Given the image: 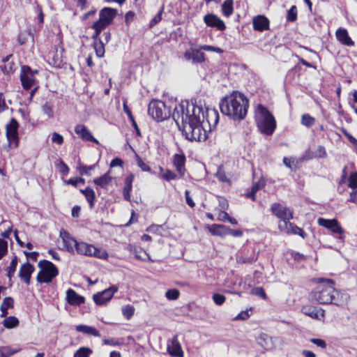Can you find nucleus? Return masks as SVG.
Wrapping results in <instances>:
<instances>
[{"mask_svg":"<svg viewBox=\"0 0 357 357\" xmlns=\"http://www.w3.org/2000/svg\"><path fill=\"white\" fill-rule=\"evenodd\" d=\"M172 118L187 139L200 142L206 139V129L215 127L219 114L215 109H206L204 112L202 100L192 98L176 104Z\"/></svg>","mask_w":357,"mask_h":357,"instance_id":"obj_1","label":"nucleus"},{"mask_svg":"<svg viewBox=\"0 0 357 357\" xmlns=\"http://www.w3.org/2000/svg\"><path fill=\"white\" fill-rule=\"evenodd\" d=\"M320 284L310 295L312 301L319 304L342 305L348 298L347 294L338 291L334 287V282L331 279H319Z\"/></svg>","mask_w":357,"mask_h":357,"instance_id":"obj_2","label":"nucleus"},{"mask_svg":"<svg viewBox=\"0 0 357 357\" xmlns=\"http://www.w3.org/2000/svg\"><path fill=\"white\" fill-rule=\"evenodd\" d=\"M221 112L234 121L245 119L249 107V100L244 94L234 91L220 102Z\"/></svg>","mask_w":357,"mask_h":357,"instance_id":"obj_3","label":"nucleus"},{"mask_svg":"<svg viewBox=\"0 0 357 357\" xmlns=\"http://www.w3.org/2000/svg\"><path fill=\"white\" fill-rule=\"evenodd\" d=\"M255 120L259 130L264 135H272L276 128V121L268 108L258 105L255 114Z\"/></svg>","mask_w":357,"mask_h":357,"instance_id":"obj_4","label":"nucleus"},{"mask_svg":"<svg viewBox=\"0 0 357 357\" xmlns=\"http://www.w3.org/2000/svg\"><path fill=\"white\" fill-rule=\"evenodd\" d=\"M148 114L154 120L158 122L162 121L172 116L173 112L171 113L170 106L158 100H152L148 107Z\"/></svg>","mask_w":357,"mask_h":357,"instance_id":"obj_5","label":"nucleus"},{"mask_svg":"<svg viewBox=\"0 0 357 357\" xmlns=\"http://www.w3.org/2000/svg\"><path fill=\"white\" fill-rule=\"evenodd\" d=\"M38 266L41 269L36 278L39 283H50L59 273L56 266L50 261L41 260Z\"/></svg>","mask_w":357,"mask_h":357,"instance_id":"obj_6","label":"nucleus"},{"mask_svg":"<svg viewBox=\"0 0 357 357\" xmlns=\"http://www.w3.org/2000/svg\"><path fill=\"white\" fill-rule=\"evenodd\" d=\"M317 223L319 226L330 230L333 234L337 235L335 236L337 242L340 243L341 246L344 245L345 241V231L336 219L319 218Z\"/></svg>","mask_w":357,"mask_h":357,"instance_id":"obj_7","label":"nucleus"},{"mask_svg":"<svg viewBox=\"0 0 357 357\" xmlns=\"http://www.w3.org/2000/svg\"><path fill=\"white\" fill-rule=\"evenodd\" d=\"M38 73V70H33L29 66H21L20 81L24 89H30L36 84V75Z\"/></svg>","mask_w":357,"mask_h":357,"instance_id":"obj_8","label":"nucleus"},{"mask_svg":"<svg viewBox=\"0 0 357 357\" xmlns=\"http://www.w3.org/2000/svg\"><path fill=\"white\" fill-rule=\"evenodd\" d=\"M271 210L273 215L280 219L279 222L288 223L289 220L293 218V211L288 207L283 206L280 203L273 204Z\"/></svg>","mask_w":357,"mask_h":357,"instance_id":"obj_9","label":"nucleus"},{"mask_svg":"<svg viewBox=\"0 0 357 357\" xmlns=\"http://www.w3.org/2000/svg\"><path fill=\"white\" fill-rule=\"evenodd\" d=\"M257 343L266 350H271L278 344L282 343V340L279 337H271L266 333H261L257 337Z\"/></svg>","mask_w":357,"mask_h":357,"instance_id":"obj_10","label":"nucleus"},{"mask_svg":"<svg viewBox=\"0 0 357 357\" xmlns=\"http://www.w3.org/2000/svg\"><path fill=\"white\" fill-rule=\"evenodd\" d=\"M118 289L116 286L112 285L100 292L93 294V299L97 305H104L111 300L114 294L117 292Z\"/></svg>","mask_w":357,"mask_h":357,"instance_id":"obj_11","label":"nucleus"},{"mask_svg":"<svg viewBox=\"0 0 357 357\" xmlns=\"http://www.w3.org/2000/svg\"><path fill=\"white\" fill-rule=\"evenodd\" d=\"M18 122L13 118L6 125V137L10 144L17 145L18 141Z\"/></svg>","mask_w":357,"mask_h":357,"instance_id":"obj_12","label":"nucleus"},{"mask_svg":"<svg viewBox=\"0 0 357 357\" xmlns=\"http://www.w3.org/2000/svg\"><path fill=\"white\" fill-rule=\"evenodd\" d=\"M278 228L281 231L288 234H298L303 238H305L306 237V234L301 228L297 227L296 225L290 222H289L288 223L279 222Z\"/></svg>","mask_w":357,"mask_h":357,"instance_id":"obj_13","label":"nucleus"},{"mask_svg":"<svg viewBox=\"0 0 357 357\" xmlns=\"http://www.w3.org/2000/svg\"><path fill=\"white\" fill-rule=\"evenodd\" d=\"M203 20L207 26L216 28L219 31H224L226 29L225 22L215 14H206Z\"/></svg>","mask_w":357,"mask_h":357,"instance_id":"obj_14","label":"nucleus"},{"mask_svg":"<svg viewBox=\"0 0 357 357\" xmlns=\"http://www.w3.org/2000/svg\"><path fill=\"white\" fill-rule=\"evenodd\" d=\"M167 351L172 356L183 357V352L176 335L172 340L167 341Z\"/></svg>","mask_w":357,"mask_h":357,"instance_id":"obj_15","label":"nucleus"},{"mask_svg":"<svg viewBox=\"0 0 357 357\" xmlns=\"http://www.w3.org/2000/svg\"><path fill=\"white\" fill-rule=\"evenodd\" d=\"M34 266L27 261L21 265L18 276L22 281H24L27 285H29L31 282V275L34 272Z\"/></svg>","mask_w":357,"mask_h":357,"instance_id":"obj_16","label":"nucleus"},{"mask_svg":"<svg viewBox=\"0 0 357 357\" xmlns=\"http://www.w3.org/2000/svg\"><path fill=\"white\" fill-rule=\"evenodd\" d=\"M60 236L62 239L63 248L68 252H73L75 250L78 242L65 230L61 231Z\"/></svg>","mask_w":357,"mask_h":357,"instance_id":"obj_17","label":"nucleus"},{"mask_svg":"<svg viewBox=\"0 0 357 357\" xmlns=\"http://www.w3.org/2000/svg\"><path fill=\"white\" fill-rule=\"evenodd\" d=\"M75 132L83 140L98 144V141L93 137L91 131L83 124H78L75 127Z\"/></svg>","mask_w":357,"mask_h":357,"instance_id":"obj_18","label":"nucleus"},{"mask_svg":"<svg viewBox=\"0 0 357 357\" xmlns=\"http://www.w3.org/2000/svg\"><path fill=\"white\" fill-rule=\"evenodd\" d=\"M302 312L305 315L315 319H321L324 317V310L321 308L305 305L302 307Z\"/></svg>","mask_w":357,"mask_h":357,"instance_id":"obj_19","label":"nucleus"},{"mask_svg":"<svg viewBox=\"0 0 357 357\" xmlns=\"http://www.w3.org/2000/svg\"><path fill=\"white\" fill-rule=\"evenodd\" d=\"M116 14L117 10L116 9L109 7H105L101 9L99 13V20L110 25Z\"/></svg>","mask_w":357,"mask_h":357,"instance_id":"obj_20","label":"nucleus"},{"mask_svg":"<svg viewBox=\"0 0 357 357\" xmlns=\"http://www.w3.org/2000/svg\"><path fill=\"white\" fill-rule=\"evenodd\" d=\"M184 58L188 60H192L194 63H199L204 61V54L198 50L190 49L185 52Z\"/></svg>","mask_w":357,"mask_h":357,"instance_id":"obj_21","label":"nucleus"},{"mask_svg":"<svg viewBox=\"0 0 357 357\" xmlns=\"http://www.w3.org/2000/svg\"><path fill=\"white\" fill-rule=\"evenodd\" d=\"M253 28L256 31H263L269 29V20L264 15L255 17L252 20Z\"/></svg>","mask_w":357,"mask_h":357,"instance_id":"obj_22","label":"nucleus"},{"mask_svg":"<svg viewBox=\"0 0 357 357\" xmlns=\"http://www.w3.org/2000/svg\"><path fill=\"white\" fill-rule=\"evenodd\" d=\"M337 40L344 45L349 47L354 46V42L349 37L346 29L339 28L335 32Z\"/></svg>","mask_w":357,"mask_h":357,"instance_id":"obj_23","label":"nucleus"},{"mask_svg":"<svg viewBox=\"0 0 357 357\" xmlns=\"http://www.w3.org/2000/svg\"><path fill=\"white\" fill-rule=\"evenodd\" d=\"M66 299L69 304L72 305H79L84 303V298L76 293L72 289H69L66 291Z\"/></svg>","mask_w":357,"mask_h":357,"instance_id":"obj_24","label":"nucleus"},{"mask_svg":"<svg viewBox=\"0 0 357 357\" xmlns=\"http://www.w3.org/2000/svg\"><path fill=\"white\" fill-rule=\"evenodd\" d=\"M75 330L77 332L82 333L84 334L92 335L94 337H100V332L95 328L87 325L80 324L75 326Z\"/></svg>","mask_w":357,"mask_h":357,"instance_id":"obj_25","label":"nucleus"},{"mask_svg":"<svg viewBox=\"0 0 357 357\" xmlns=\"http://www.w3.org/2000/svg\"><path fill=\"white\" fill-rule=\"evenodd\" d=\"M134 176L132 174H130L125 178V186L123 188V198L127 200L130 201L131 195L130 192L132 191V181H133Z\"/></svg>","mask_w":357,"mask_h":357,"instance_id":"obj_26","label":"nucleus"},{"mask_svg":"<svg viewBox=\"0 0 357 357\" xmlns=\"http://www.w3.org/2000/svg\"><path fill=\"white\" fill-rule=\"evenodd\" d=\"M234 1L233 0H225L222 4L221 10L224 16L229 17L234 12Z\"/></svg>","mask_w":357,"mask_h":357,"instance_id":"obj_27","label":"nucleus"},{"mask_svg":"<svg viewBox=\"0 0 357 357\" xmlns=\"http://www.w3.org/2000/svg\"><path fill=\"white\" fill-rule=\"evenodd\" d=\"M80 192L85 196L90 207L93 208L94 206V202L96 199L94 190L92 188L88 187L84 190H80Z\"/></svg>","mask_w":357,"mask_h":357,"instance_id":"obj_28","label":"nucleus"},{"mask_svg":"<svg viewBox=\"0 0 357 357\" xmlns=\"http://www.w3.org/2000/svg\"><path fill=\"white\" fill-rule=\"evenodd\" d=\"M123 111L128 115V119L131 121L132 126L135 128L137 135L140 136L141 135V132H140L139 128H138V126H137V123H136V121H135V120L134 119V116H133V115L132 114L131 110L129 109V107L127 105L126 102H123Z\"/></svg>","mask_w":357,"mask_h":357,"instance_id":"obj_29","label":"nucleus"},{"mask_svg":"<svg viewBox=\"0 0 357 357\" xmlns=\"http://www.w3.org/2000/svg\"><path fill=\"white\" fill-rule=\"evenodd\" d=\"M185 158H174L173 164L181 176L184 175Z\"/></svg>","mask_w":357,"mask_h":357,"instance_id":"obj_30","label":"nucleus"},{"mask_svg":"<svg viewBox=\"0 0 357 357\" xmlns=\"http://www.w3.org/2000/svg\"><path fill=\"white\" fill-rule=\"evenodd\" d=\"M227 227L222 225H212L209 230L211 233L216 236L227 235Z\"/></svg>","mask_w":357,"mask_h":357,"instance_id":"obj_31","label":"nucleus"},{"mask_svg":"<svg viewBox=\"0 0 357 357\" xmlns=\"http://www.w3.org/2000/svg\"><path fill=\"white\" fill-rule=\"evenodd\" d=\"M257 258L258 255L255 252V249H252L250 256H248L245 253H244L243 256L239 257L238 261L244 264H249L257 261Z\"/></svg>","mask_w":357,"mask_h":357,"instance_id":"obj_32","label":"nucleus"},{"mask_svg":"<svg viewBox=\"0 0 357 357\" xmlns=\"http://www.w3.org/2000/svg\"><path fill=\"white\" fill-rule=\"evenodd\" d=\"M3 325L6 328H13L19 325V320L15 317L10 316L3 321Z\"/></svg>","mask_w":357,"mask_h":357,"instance_id":"obj_33","label":"nucleus"},{"mask_svg":"<svg viewBox=\"0 0 357 357\" xmlns=\"http://www.w3.org/2000/svg\"><path fill=\"white\" fill-rule=\"evenodd\" d=\"M111 179L112 178L109 174H105L102 176L96 178L93 181L96 185L100 186L101 188H106L107 185L110 183Z\"/></svg>","mask_w":357,"mask_h":357,"instance_id":"obj_34","label":"nucleus"},{"mask_svg":"<svg viewBox=\"0 0 357 357\" xmlns=\"http://www.w3.org/2000/svg\"><path fill=\"white\" fill-rule=\"evenodd\" d=\"M94 50L98 57H102L105 54V43L101 39L94 41Z\"/></svg>","mask_w":357,"mask_h":357,"instance_id":"obj_35","label":"nucleus"},{"mask_svg":"<svg viewBox=\"0 0 357 357\" xmlns=\"http://www.w3.org/2000/svg\"><path fill=\"white\" fill-rule=\"evenodd\" d=\"M42 111L48 118L52 119L54 117V106L52 103L46 102L42 106Z\"/></svg>","mask_w":357,"mask_h":357,"instance_id":"obj_36","label":"nucleus"},{"mask_svg":"<svg viewBox=\"0 0 357 357\" xmlns=\"http://www.w3.org/2000/svg\"><path fill=\"white\" fill-rule=\"evenodd\" d=\"M315 123V119L308 114H304L301 117V124L307 128L312 127Z\"/></svg>","mask_w":357,"mask_h":357,"instance_id":"obj_37","label":"nucleus"},{"mask_svg":"<svg viewBox=\"0 0 357 357\" xmlns=\"http://www.w3.org/2000/svg\"><path fill=\"white\" fill-rule=\"evenodd\" d=\"M160 169L161 172V177L163 179L169 181L176 178V175L173 172L169 169L164 170L162 167H160Z\"/></svg>","mask_w":357,"mask_h":357,"instance_id":"obj_38","label":"nucleus"},{"mask_svg":"<svg viewBox=\"0 0 357 357\" xmlns=\"http://www.w3.org/2000/svg\"><path fill=\"white\" fill-rule=\"evenodd\" d=\"M92 350L88 347H81L74 354L73 357H89Z\"/></svg>","mask_w":357,"mask_h":357,"instance_id":"obj_39","label":"nucleus"},{"mask_svg":"<svg viewBox=\"0 0 357 357\" xmlns=\"http://www.w3.org/2000/svg\"><path fill=\"white\" fill-rule=\"evenodd\" d=\"M134 313L135 307L130 305H127L122 307V314L127 319H130Z\"/></svg>","mask_w":357,"mask_h":357,"instance_id":"obj_40","label":"nucleus"},{"mask_svg":"<svg viewBox=\"0 0 357 357\" xmlns=\"http://www.w3.org/2000/svg\"><path fill=\"white\" fill-rule=\"evenodd\" d=\"M297 19V8L292 6L287 11V20L288 22H294Z\"/></svg>","mask_w":357,"mask_h":357,"instance_id":"obj_41","label":"nucleus"},{"mask_svg":"<svg viewBox=\"0 0 357 357\" xmlns=\"http://www.w3.org/2000/svg\"><path fill=\"white\" fill-rule=\"evenodd\" d=\"M108 256V253L105 249L96 247V250L93 251V257L98 259H107Z\"/></svg>","mask_w":357,"mask_h":357,"instance_id":"obj_42","label":"nucleus"},{"mask_svg":"<svg viewBox=\"0 0 357 357\" xmlns=\"http://www.w3.org/2000/svg\"><path fill=\"white\" fill-rule=\"evenodd\" d=\"M58 171L63 175H67L69 172V167L61 160H58L56 164Z\"/></svg>","mask_w":357,"mask_h":357,"instance_id":"obj_43","label":"nucleus"},{"mask_svg":"<svg viewBox=\"0 0 357 357\" xmlns=\"http://www.w3.org/2000/svg\"><path fill=\"white\" fill-rule=\"evenodd\" d=\"M89 245V244L86 243L78 242L75 250L78 254L86 255V253H87Z\"/></svg>","mask_w":357,"mask_h":357,"instance_id":"obj_44","label":"nucleus"},{"mask_svg":"<svg viewBox=\"0 0 357 357\" xmlns=\"http://www.w3.org/2000/svg\"><path fill=\"white\" fill-rule=\"evenodd\" d=\"M17 351V350H12L8 347H0V357H9Z\"/></svg>","mask_w":357,"mask_h":357,"instance_id":"obj_45","label":"nucleus"},{"mask_svg":"<svg viewBox=\"0 0 357 357\" xmlns=\"http://www.w3.org/2000/svg\"><path fill=\"white\" fill-rule=\"evenodd\" d=\"M212 299L217 305H222L225 302L226 297L224 295L216 293L213 294Z\"/></svg>","mask_w":357,"mask_h":357,"instance_id":"obj_46","label":"nucleus"},{"mask_svg":"<svg viewBox=\"0 0 357 357\" xmlns=\"http://www.w3.org/2000/svg\"><path fill=\"white\" fill-rule=\"evenodd\" d=\"M14 306V300L12 297H6L1 305V308H6V309H8V308H13Z\"/></svg>","mask_w":357,"mask_h":357,"instance_id":"obj_47","label":"nucleus"},{"mask_svg":"<svg viewBox=\"0 0 357 357\" xmlns=\"http://www.w3.org/2000/svg\"><path fill=\"white\" fill-rule=\"evenodd\" d=\"M108 26H109V24L98 19V20H97L92 24L91 28L93 29H98L99 31H102Z\"/></svg>","mask_w":357,"mask_h":357,"instance_id":"obj_48","label":"nucleus"},{"mask_svg":"<svg viewBox=\"0 0 357 357\" xmlns=\"http://www.w3.org/2000/svg\"><path fill=\"white\" fill-rule=\"evenodd\" d=\"M165 296L169 300H176L179 296V291L176 289H172L167 291Z\"/></svg>","mask_w":357,"mask_h":357,"instance_id":"obj_49","label":"nucleus"},{"mask_svg":"<svg viewBox=\"0 0 357 357\" xmlns=\"http://www.w3.org/2000/svg\"><path fill=\"white\" fill-rule=\"evenodd\" d=\"M8 252V243L4 239L0 238V259Z\"/></svg>","mask_w":357,"mask_h":357,"instance_id":"obj_50","label":"nucleus"},{"mask_svg":"<svg viewBox=\"0 0 357 357\" xmlns=\"http://www.w3.org/2000/svg\"><path fill=\"white\" fill-rule=\"evenodd\" d=\"M348 186L351 188L355 189L357 188V173H352L348 181Z\"/></svg>","mask_w":357,"mask_h":357,"instance_id":"obj_51","label":"nucleus"},{"mask_svg":"<svg viewBox=\"0 0 357 357\" xmlns=\"http://www.w3.org/2000/svg\"><path fill=\"white\" fill-rule=\"evenodd\" d=\"M14 66L15 64L13 62H10L6 64L1 65L0 68L3 72V73L9 74L10 73L14 71Z\"/></svg>","mask_w":357,"mask_h":357,"instance_id":"obj_52","label":"nucleus"},{"mask_svg":"<svg viewBox=\"0 0 357 357\" xmlns=\"http://www.w3.org/2000/svg\"><path fill=\"white\" fill-rule=\"evenodd\" d=\"M52 142L56 144L61 145L63 142V137L59 133L54 132L52 135Z\"/></svg>","mask_w":357,"mask_h":357,"instance_id":"obj_53","label":"nucleus"},{"mask_svg":"<svg viewBox=\"0 0 357 357\" xmlns=\"http://www.w3.org/2000/svg\"><path fill=\"white\" fill-rule=\"evenodd\" d=\"M252 294L261 297L263 299L266 298V293L262 287H257L252 289Z\"/></svg>","mask_w":357,"mask_h":357,"instance_id":"obj_54","label":"nucleus"},{"mask_svg":"<svg viewBox=\"0 0 357 357\" xmlns=\"http://www.w3.org/2000/svg\"><path fill=\"white\" fill-rule=\"evenodd\" d=\"M283 162L291 169L296 168L295 158H283Z\"/></svg>","mask_w":357,"mask_h":357,"instance_id":"obj_55","label":"nucleus"},{"mask_svg":"<svg viewBox=\"0 0 357 357\" xmlns=\"http://www.w3.org/2000/svg\"><path fill=\"white\" fill-rule=\"evenodd\" d=\"M17 263H18V258L17 256H15L10 263V265L6 268V271H10L11 272H15L16 271V268H17Z\"/></svg>","mask_w":357,"mask_h":357,"instance_id":"obj_56","label":"nucleus"},{"mask_svg":"<svg viewBox=\"0 0 357 357\" xmlns=\"http://www.w3.org/2000/svg\"><path fill=\"white\" fill-rule=\"evenodd\" d=\"M93 165L86 166L84 165H79V170L81 174H89V171L93 169Z\"/></svg>","mask_w":357,"mask_h":357,"instance_id":"obj_57","label":"nucleus"},{"mask_svg":"<svg viewBox=\"0 0 357 357\" xmlns=\"http://www.w3.org/2000/svg\"><path fill=\"white\" fill-rule=\"evenodd\" d=\"M162 9L151 20L149 26L153 27L162 20Z\"/></svg>","mask_w":357,"mask_h":357,"instance_id":"obj_58","label":"nucleus"},{"mask_svg":"<svg viewBox=\"0 0 357 357\" xmlns=\"http://www.w3.org/2000/svg\"><path fill=\"white\" fill-rule=\"evenodd\" d=\"M231 235L234 237H241L243 236V231L239 229H232L229 227L227 229V235Z\"/></svg>","mask_w":357,"mask_h":357,"instance_id":"obj_59","label":"nucleus"},{"mask_svg":"<svg viewBox=\"0 0 357 357\" xmlns=\"http://www.w3.org/2000/svg\"><path fill=\"white\" fill-rule=\"evenodd\" d=\"M310 342L314 344L315 345H317V347H321L322 349H325L326 347V343L325 342L324 340H323L321 339L312 338V339H310Z\"/></svg>","mask_w":357,"mask_h":357,"instance_id":"obj_60","label":"nucleus"},{"mask_svg":"<svg viewBox=\"0 0 357 357\" xmlns=\"http://www.w3.org/2000/svg\"><path fill=\"white\" fill-rule=\"evenodd\" d=\"M24 254L25 255V256L26 257V258L28 259H30L33 261H36L39 255L38 252H29L26 251H24Z\"/></svg>","mask_w":357,"mask_h":357,"instance_id":"obj_61","label":"nucleus"},{"mask_svg":"<svg viewBox=\"0 0 357 357\" xmlns=\"http://www.w3.org/2000/svg\"><path fill=\"white\" fill-rule=\"evenodd\" d=\"M137 164L144 172H149L150 167L142 161L141 158H137Z\"/></svg>","mask_w":357,"mask_h":357,"instance_id":"obj_62","label":"nucleus"},{"mask_svg":"<svg viewBox=\"0 0 357 357\" xmlns=\"http://www.w3.org/2000/svg\"><path fill=\"white\" fill-rule=\"evenodd\" d=\"M250 317V314L248 310L241 312L235 318L234 320H246Z\"/></svg>","mask_w":357,"mask_h":357,"instance_id":"obj_63","label":"nucleus"},{"mask_svg":"<svg viewBox=\"0 0 357 357\" xmlns=\"http://www.w3.org/2000/svg\"><path fill=\"white\" fill-rule=\"evenodd\" d=\"M185 201L187 204L191 207L193 208L195 206V204L191 197L190 196V191L186 190L185 191Z\"/></svg>","mask_w":357,"mask_h":357,"instance_id":"obj_64","label":"nucleus"}]
</instances>
